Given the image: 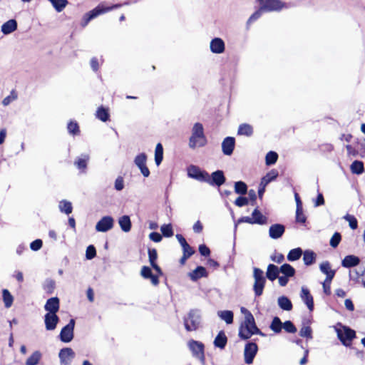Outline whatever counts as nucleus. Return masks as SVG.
Here are the masks:
<instances>
[{
  "label": "nucleus",
  "mask_w": 365,
  "mask_h": 365,
  "mask_svg": "<svg viewBox=\"0 0 365 365\" xmlns=\"http://www.w3.org/2000/svg\"><path fill=\"white\" fill-rule=\"evenodd\" d=\"M258 351L257 345L255 342H248L245 344L244 350L245 362L251 364L253 362Z\"/></svg>",
  "instance_id": "11"
},
{
  "label": "nucleus",
  "mask_w": 365,
  "mask_h": 365,
  "mask_svg": "<svg viewBox=\"0 0 365 365\" xmlns=\"http://www.w3.org/2000/svg\"><path fill=\"white\" fill-rule=\"evenodd\" d=\"M350 170L353 174H362L364 171V163L360 160H354L350 165Z\"/></svg>",
  "instance_id": "32"
},
{
  "label": "nucleus",
  "mask_w": 365,
  "mask_h": 365,
  "mask_svg": "<svg viewBox=\"0 0 365 365\" xmlns=\"http://www.w3.org/2000/svg\"><path fill=\"white\" fill-rule=\"evenodd\" d=\"M319 269H320V271L324 274H327L330 272L334 271L331 269V264L328 261H324L322 263H321L319 265Z\"/></svg>",
  "instance_id": "58"
},
{
  "label": "nucleus",
  "mask_w": 365,
  "mask_h": 365,
  "mask_svg": "<svg viewBox=\"0 0 365 365\" xmlns=\"http://www.w3.org/2000/svg\"><path fill=\"white\" fill-rule=\"evenodd\" d=\"M278 158V155L276 152L269 151L267 153L265 157V162L267 165H274Z\"/></svg>",
  "instance_id": "46"
},
{
  "label": "nucleus",
  "mask_w": 365,
  "mask_h": 365,
  "mask_svg": "<svg viewBox=\"0 0 365 365\" xmlns=\"http://www.w3.org/2000/svg\"><path fill=\"white\" fill-rule=\"evenodd\" d=\"M227 339L224 331H221L218 333L214 340V345L216 347L224 349L227 344Z\"/></svg>",
  "instance_id": "30"
},
{
  "label": "nucleus",
  "mask_w": 365,
  "mask_h": 365,
  "mask_svg": "<svg viewBox=\"0 0 365 365\" xmlns=\"http://www.w3.org/2000/svg\"><path fill=\"white\" fill-rule=\"evenodd\" d=\"M162 235L165 237H170L173 235V230L171 224H164L161 226Z\"/></svg>",
  "instance_id": "50"
},
{
  "label": "nucleus",
  "mask_w": 365,
  "mask_h": 365,
  "mask_svg": "<svg viewBox=\"0 0 365 365\" xmlns=\"http://www.w3.org/2000/svg\"><path fill=\"white\" fill-rule=\"evenodd\" d=\"M280 272L288 277H292L295 274L294 268L289 264H284L279 268Z\"/></svg>",
  "instance_id": "36"
},
{
  "label": "nucleus",
  "mask_w": 365,
  "mask_h": 365,
  "mask_svg": "<svg viewBox=\"0 0 365 365\" xmlns=\"http://www.w3.org/2000/svg\"><path fill=\"white\" fill-rule=\"evenodd\" d=\"M253 335V332L247 329V327H240L239 329V336L241 339L247 340L249 339Z\"/></svg>",
  "instance_id": "47"
},
{
  "label": "nucleus",
  "mask_w": 365,
  "mask_h": 365,
  "mask_svg": "<svg viewBox=\"0 0 365 365\" xmlns=\"http://www.w3.org/2000/svg\"><path fill=\"white\" fill-rule=\"evenodd\" d=\"M182 248L183 255H187V257H191L195 252L194 250L190 246L189 244L182 246Z\"/></svg>",
  "instance_id": "64"
},
{
  "label": "nucleus",
  "mask_w": 365,
  "mask_h": 365,
  "mask_svg": "<svg viewBox=\"0 0 365 365\" xmlns=\"http://www.w3.org/2000/svg\"><path fill=\"white\" fill-rule=\"evenodd\" d=\"M299 335L308 339H312V330L309 326H304L299 331Z\"/></svg>",
  "instance_id": "52"
},
{
  "label": "nucleus",
  "mask_w": 365,
  "mask_h": 365,
  "mask_svg": "<svg viewBox=\"0 0 365 365\" xmlns=\"http://www.w3.org/2000/svg\"><path fill=\"white\" fill-rule=\"evenodd\" d=\"M210 50L215 53H222L225 50L224 41L220 38H215L210 42Z\"/></svg>",
  "instance_id": "21"
},
{
  "label": "nucleus",
  "mask_w": 365,
  "mask_h": 365,
  "mask_svg": "<svg viewBox=\"0 0 365 365\" xmlns=\"http://www.w3.org/2000/svg\"><path fill=\"white\" fill-rule=\"evenodd\" d=\"M253 291L256 297H259L262 294L263 290L266 284V277L264 276V272L257 267L253 269Z\"/></svg>",
  "instance_id": "5"
},
{
  "label": "nucleus",
  "mask_w": 365,
  "mask_h": 365,
  "mask_svg": "<svg viewBox=\"0 0 365 365\" xmlns=\"http://www.w3.org/2000/svg\"><path fill=\"white\" fill-rule=\"evenodd\" d=\"M140 274L145 279H150L151 282L153 285H158L159 280L157 276L153 275L151 269L147 266H143L141 269Z\"/></svg>",
  "instance_id": "23"
},
{
  "label": "nucleus",
  "mask_w": 365,
  "mask_h": 365,
  "mask_svg": "<svg viewBox=\"0 0 365 365\" xmlns=\"http://www.w3.org/2000/svg\"><path fill=\"white\" fill-rule=\"evenodd\" d=\"M285 232V227L282 224H274L269 227V236L270 238L277 240L280 238Z\"/></svg>",
  "instance_id": "18"
},
{
  "label": "nucleus",
  "mask_w": 365,
  "mask_h": 365,
  "mask_svg": "<svg viewBox=\"0 0 365 365\" xmlns=\"http://www.w3.org/2000/svg\"><path fill=\"white\" fill-rule=\"evenodd\" d=\"M279 272H280V270L277 266H276L273 264H269L267 268L266 277L269 281L273 282L276 279H277Z\"/></svg>",
  "instance_id": "22"
},
{
  "label": "nucleus",
  "mask_w": 365,
  "mask_h": 365,
  "mask_svg": "<svg viewBox=\"0 0 365 365\" xmlns=\"http://www.w3.org/2000/svg\"><path fill=\"white\" fill-rule=\"evenodd\" d=\"M188 346L192 355L199 359L202 363L205 361L204 344L198 341L191 339L188 342Z\"/></svg>",
  "instance_id": "7"
},
{
  "label": "nucleus",
  "mask_w": 365,
  "mask_h": 365,
  "mask_svg": "<svg viewBox=\"0 0 365 365\" xmlns=\"http://www.w3.org/2000/svg\"><path fill=\"white\" fill-rule=\"evenodd\" d=\"M300 297L302 301L306 304L309 311L314 309V300L308 289L302 287Z\"/></svg>",
  "instance_id": "20"
},
{
  "label": "nucleus",
  "mask_w": 365,
  "mask_h": 365,
  "mask_svg": "<svg viewBox=\"0 0 365 365\" xmlns=\"http://www.w3.org/2000/svg\"><path fill=\"white\" fill-rule=\"evenodd\" d=\"M242 327H247V329H250L253 334H259L260 336H265L264 333H262L260 329L257 327L254 317H251L248 315L246 319L240 325Z\"/></svg>",
  "instance_id": "16"
},
{
  "label": "nucleus",
  "mask_w": 365,
  "mask_h": 365,
  "mask_svg": "<svg viewBox=\"0 0 365 365\" xmlns=\"http://www.w3.org/2000/svg\"><path fill=\"white\" fill-rule=\"evenodd\" d=\"M264 13L265 11L262 9V7L261 6H259V8L250 16L247 23H251L257 21Z\"/></svg>",
  "instance_id": "51"
},
{
  "label": "nucleus",
  "mask_w": 365,
  "mask_h": 365,
  "mask_svg": "<svg viewBox=\"0 0 365 365\" xmlns=\"http://www.w3.org/2000/svg\"><path fill=\"white\" fill-rule=\"evenodd\" d=\"M235 145V139L233 137H226L222 143V150L224 155H231Z\"/></svg>",
  "instance_id": "17"
},
{
  "label": "nucleus",
  "mask_w": 365,
  "mask_h": 365,
  "mask_svg": "<svg viewBox=\"0 0 365 365\" xmlns=\"http://www.w3.org/2000/svg\"><path fill=\"white\" fill-rule=\"evenodd\" d=\"M248 204V199L245 197H238L235 201V205L237 207H243Z\"/></svg>",
  "instance_id": "61"
},
{
  "label": "nucleus",
  "mask_w": 365,
  "mask_h": 365,
  "mask_svg": "<svg viewBox=\"0 0 365 365\" xmlns=\"http://www.w3.org/2000/svg\"><path fill=\"white\" fill-rule=\"evenodd\" d=\"M59 322V317L56 314L46 313L44 315L45 328L47 331L54 330Z\"/></svg>",
  "instance_id": "15"
},
{
  "label": "nucleus",
  "mask_w": 365,
  "mask_h": 365,
  "mask_svg": "<svg viewBox=\"0 0 365 365\" xmlns=\"http://www.w3.org/2000/svg\"><path fill=\"white\" fill-rule=\"evenodd\" d=\"M118 5H114L112 6H106V5L101 4L98 5L96 8L92 9L91 11H88L84 15V20L86 22H88L97 16L103 14L110 10H112L114 8L118 7Z\"/></svg>",
  "instance_id": "6"
},
{
  "label": "nucleus",
  "mask_w": 365,
  "mask_h": 365,
  "mask_svg": "<svg viewBox=\"0 0 365 365\" xmlns=\"http://www.w3.org/2000/svg\"><path fill=\"white\" fill-rule=\"evenodd\" d=\"M341 240V236L340 233L335 232L332 235V237L330 240L329 244L332 247L335 248L339 245Z\"/></svg>",
  "instance_id": "54"
},
{
  "label": "nucleus",
  "mask_w": 365,
  "mask_h": 365,
  "mask_svg": "<svg viewBox=\"0 0 365 365\" xmlns=\"http://www.w3.org/2000/svg\"><path fill=\"white\" fill-rule=\"evenodd\" d=\"M205 182L212 186L220 187L225 182L226 178L222 170H216L211 175L207 173V178Z\"/></svg>",
  "instance_id": "10"
},
{
  "label": "nucleus",
  "mask_w": 365,
  "mask_h": 365,
  "mask_svg": "<svg viewBox=\"0 0 365 365\" xmlns=\"http://www.w3.org/2000/svg\"><path fill=\"white\" fill-rule=\"evenodd\" d=\"M75 355V352L71 348L61 349L58 354L61 365H70Z\"/></svg>",
  "instance_id": "13"
},
{
  "label": "nucleus",
  "mask_w": 365,
  "mask_h": 365,
  "mask_svg": "<svg viewBox=\"0 0 365 365\" xmlns=\"http://www.w3.org/2000/svg\"><path fill=\"white\" fill-rule=\"evenodd\" d=\"M187 175L190 178L205 182L206 178H207V172L201 170L196 165H191L187 168Z\"/></svg>",
  "instance_id": "9"
},
{
  "label": "nucleus",
  "mask_w": 365,
  "mask_h": 365,
  "mask_svg": "<svg viewBox=\"0 0 365 365\" xmlns=\"http://www.w3.org/2000/svg\"><path fill=\"white\" fill-rule=\"evenodd\" d=\"M207 272L204 267L198 266L192 272L189 273V277L192 281H196L198 279L207 277Z\"/></svg>",
  "instance_id": "25"
},
{
  "label": "nucleus",
  "mask_w": 365,
  "mask_h": 365,
  "mask_svg": "<svg viewBox=\"0 0 365 365\" xmlns=\"http://www.w3.org/2000/svg\"><path fill=\"white\" fill-rule=\"evenodd\" d=\"M147 155L143 153L138 155L134 160L135 165L140 170L141 173L144 177H148L150 170L146 166Z\"/></svg>",
  "instance_id": "14"
},
{
  "label": "nucleus",
  "mask_w": 365,
  "mask_h": 365,
  "mask_svg": "<svg viewBox=\"0 0 365 365\" xmlns=\"http://www.w3.org/2000/svg\"><path fill=\"white\" fill-rule=\"evenodd\" d=\"M2 297L6 308H10L14 302V297L6 289L2 290Z\"/></svg>",
  "instance_id": "37"
},
{
  "label": "nucleus",
  "mask_w": 365,
  "mask_h": 365,
  "mask_svg": "<svg viewBox=\"0 0 365 365\" xmlns=\"http://www.w3.org/2000/svg\"><path fill=\"white\" fill-rule=\"evenodd\" d=\"M68 133L72 135H77L79 133V127L77 123L71 121L67 126Z\"/></svg>",
  "instance_id": "53"
},
{
  "label": "nucleus",
  "mask_w": 365,
  "mask_h": 365,
  "mask_svg": "<svg viewBox=\"0 0 365 365\" xmlns=\"http://www.w3.org/2000/svg\"><path fill=\"white\" fill-rule=\"evenodd\" d=\"M307 217L303 212L302 206L298 205L296 210V222L299 223H305Z\"/></svg>",
  "instance_id": "49"
},
{
  "label": "nucleus",
  "mask_w": 365,
  "mask_h": 365,
  "mask_svg": "<svg viewBox=\"0 0 365 365\" xmlns=\"http://www.w3.org/2000/svg\"><path fill=\"white\" fill-rule=\"evenodd\" d=\"M278 306L284 311H291L292 309V303L290 299L285 296H281L277 299Z\"/></svg>",
  "instance_id": "27"
},
{
  "label": "nucleus",
  "mask_w": 365,
  "mask_h": 365,
  "mask_svg": "<svg viewBox=\"0 0 365 365\" xmlns=\"http://www.w3.org/2000/svg\"><path fill=\"white\" fill-rule=\"evenodd\" d=\"M41 357V354L38 351H34L31 356H29L26 361V365H36L39 362Z\"/></svg>",
  "instance_id": "41"
},
{
  "label": "nucleus",
  "mask_w": 365,
  "mask_h": 365,
  "mask_svg": "<svg viewBox=\"0 0 365 365\" xmlns=\"http://www.w3.org/2000/svg\"><path fill=\"white\" fill-rule=\"evenodd\" d=\"M360 262L359 257L354 255L346 256L341 262V265L344 267L349 268L358 265Z\"/></svg>",
  "instance_id": "24"
},
{
  "label": "nucleus",
  "mask_w": 365,
  "mask_h": 365,
  "mask_svg": "<svg viewBox=\"0 0 365 365\" xmlns=\"http://www.w3.org/2000/svg\"><path fill=\"white\" fill-rule=\"evenodd\" d=\"M302 253V250L299 247L292 249L289 251V252L287 255V259L289 262L296 261L301 257Z\"/></svg>",
  "instance_id": "38"
},
{
  "label": "nucleus",
  "mask_w": 365,
  "mask_h": 365,
  "mask_svg": "<svg viewBox=\"0 0 365 365\" xmlns=\"http://www.w3.org/2000/svg\"><path fill=\"white\" fill-rule=\"evenodd\" d=\"M89 155L88 154H82L80 157H78L74 161V165L78 169L82 170L83 172L87 168V164L89 160Z\"/></svg>",
  "instance_id": "26"
},
{
  "label": "nucleus",
  "mask_w": 365,
  "mask_h": 365,
  "mask_svg": "<svg viewBox=\"0 0 365 365\" xmlns=\"http://www.w3.org/2000/svg\"><path fill=\"white\" fill-rule=\"evenodd\" d=\"M43 242L41 240H36L30 244V248L34 251H38L42 247Z\"/></svg>",
  "instance_id": "62"
},
{
  "label": "nucleus",
  "mask_w": 365,
  "mask_h": 365,
  "mask_svg": "<svg viewBox=\"0 0 365 365\" xmlns=\"http://www.w3.org/2000/svg\"><path fill=\"white\" fill-rule=\"evenodd\" d=\"M235 192L237 194L245 195L247 192V186L242 181H238L235 183Z\"/></svg>",
  "instance_id": "44"
},
{
  "label": "nucleus",
  "mask_w": 365,
  "mask_h": 365,
  "mask_svg": "<svg viewBox=\"0 0 365 365\" xmlns=\"http://www.w3.org/2000/svg\"><path fill=\"white\" fill-rule=\"evenodd\" d=\"M43 288L48 294H52L55 289V282L53 279H47L43 283Z\"/></svg>",
  "instance_id": "48"
},
{
  "label": "nucleus",
  "mask_w": 365,
  "mask_h": 365,
  "mask_svg": "<svg viewBox=\"0 0 365 365\" xmlns=\"http://www.w3.org/2000/svg\"><path fill=\"white\" fill-rule=\"evenodd\" d=\"M253 133V128L247 123L241 124L239 126L237 134L240 135L251 136Z\"/></svg>",
  "instance_id": "33"
},
{
  "label": "nucleus",
  "mask_w": 365,
  "mask_h": 365,
  "mask_svg": "<svg viewBox=\"0 0 365 365\" xmlns=\"http://www.w3.org/2000/svg\"><path fill=\"white\" fill-rule=\"evenodd\" d=\"M124 187V180L120 176L118 177L115 181V189L118 191H120Z\"/></svg>",
  "instance_id": "63"
},
{
  "label": "nucleus",
  "mask_w": 365,
  "mask_h": 365,
  "mask_svg": "<svg viewBox=\"0 0 365 365\" xmlns=\"http://www.w3.org/2000/svg\"><path fill=\"white\" fill-rule=\"evenodd\" d=\"M252 216L255 224L265 225L267 222V217L263 215L257 208L254 210Z\"/></svg>",
  "instance_id": "31"
},
{
  "label": "nucleus",
  "mask_w": 365,
  "mask_h": 365,
  "mask_svg": "<svg viewBox=\"0 0 365 365\" xmlns=\"http://www.w3.org/2000/svg\"><path fill=\"white\" fill-rule=\"evenodd\" d=\"M118 223L121 230L128 232L131 230V221L128 215H123L118 219Z\"/></svg>",
  "instance_id": "28"
},
{
  "label": "nucleus",
  "mask_w": 365,
  "mask_h": 365,
  "mask_svg": "<svg viewBox=\"0 0 365 365\" xmlns=\"http://www.w3.org/2000/svg\"><path fill=\"white\" fill-rule=\"evenodd\" d=\"M59 299L56 297L48 299L44 305V309L47 313L56 314L59 310Z\"/></svg>",
  "instance_id": "19"
},
{
  "label": "nucleus",
  "mask_w": 365,
  "mask_h": 365,
  "mask_svg": "<svg viewBox=\"0 0 365 365\" xmlns=\"http://www.w3.org/2000/svg\"><path fill=\"white\" fill-rule=\"evenodd\" d=\"M316 254L312 250H306L303 253V260L307 266L312 264L316 260Z\"/></svg>",
  "instance_id": "34"
},
{
  "label": "nucleus",
  "mask_w": 365,
  "mask_h": 365,
  "mask_svg": "<svg viewBox=\"0 0 365 365\" xmlns=\"http://www.w3.org/2000/svg\"><path fill=\"white\" fill-rule=\"evenodd\" d=\"M59 209L61 212L66 213V215H69L72 212L73 207L71 202L67 200H61L59 202Z\"/></svg>",
  "instance_id": "42"
},
{
  "label": "nucleus",
  "mask_w": 365,
  "mask_h": 365,
  "mask_svg": "<svg viewBox=\"0 0 365 365\" xmlns=\"http://www.w3.org/2000/svg\"><path fill=\"white\" fill-rule=\"evenodd\" d=\"M53 6L55 8V9L60 12L68 4L67 0H48Z\"/></svg>",
  "instance_id": "45"
},
{
  "label": "nucleus",
  "mask_w": 365,
  "mask_h": 365,
  "mask_svg": "<svg viewBox=\"0 0 365 365\" xmlns=\"http://www.w3.org/2000/svg\"><path fill=\"white\" fill-rule=\"evenodd\" d=\"M269 328L275 333H279L282 329V323L277 317H274Z\"/></svg>",
  "instance_id": "43"
},
{
  "label": "nucleus",
  "mask_w": 365,
  "mask_h": 365,
  "mask_svg": "<svg viewBox=\"0 0 365 365\" xmlns=\"http://www.w3.org/2000/svg\"><path fill=\"white\" fill-rule=\"evenodd\" d=\"M259 6L265 12L280 11L290 7V4L281 0H258Z\"/></svg>",
  "instance_id": "4"
},
{
  "label": "nucleus",
  "mask_w": 365,
  "mask_h": 365,
  "mask_svg": "<svg viewBox=\"0 0 365 365\" xmlns=\"http://www.w3.org/2000/svg\"><path fill=\"white\" fill-rule=\"evenodd\" d=\"M282 328L288 333H295L297 328L291 321H286L282 324Z\"/></svg>",
  "instance_id": "55"
},
{
  "label": "nucleus",
  "mask_w": 365,
  "mask_h": 365,
  "mask_svg": "<svg viewBox=\"0 0 365 365\" xmlns=\"http://www.w3.org/2000/svg\"><path fill=\"white\" fill-rule=\"evenodd\" d=\"M341 328L336 327V332L339 339L345 346H349L352 340L356 337V332L351 328L343 326L341 323L337 324Z\"/></svg>",
  "instance_id": "3"
},
{
  "label": "nucleus",
  "mask_w": 365,
  "mask_h": 365,
  "mask_svg": "<svg viewBox=\"0 0 365 365\" xmlns=\"http://www.w3.org/2000/svg\"><path fill=\"white\" fill-rule=\"evenodd\" d=\"M344 218L349 222V226L352 230H356L357 228L358 222L354 216L347 214L344 217Z\"/></svg>",
  "instance_id": "57"
},
{
  "label": "nucleus",
  "mask_w": 365,
  "mask_h": 365,
  "mask_svg": "<svg viewBox=\"0 0 365 365\" xmlns=\"http://www.w3.org/2000/svg\"><path fill=\"white\" fill-rule=\"evenodd\" d=\"M114 220L110 216L103 217L96 225L97 232H106L113 227Z\"/></svg>",
  "instance_id": "12"
},
{
  "label": "nucleus",
  "mask_w": 365,
  "mask_h": 365,
  "mask_svg": "<svg viewBox=\"0 0 365 365\" xmlns=\"http://www.w3.org/2000/svg\"><path fill=\"white\" fill-rule=\"evenodd\" d=\"M163 158V148L161 143H158L155 150V162L157 165H159Z\"/></svg>",
  "instance_id": "40"
},
{
  "label": "nucleus",
  "mask_w": 365,
  "mask_h": 365,
  "mask_svg": "<svg viewBox=\"0 0 365 365\" xmlns=\"http://www.w3.org/2000/svg\"><path fill=\"white\" fill-rule=\"evenodd\" d=\"M96 116L98 119L103 122H106L109 120V113L108 109L103 107H99L96 111Z\"/></svg>",
  "instance_id": "39"
},
{
  "label": "nucleus",
  "mask_w": 365,
  "mask_h": 365,
  "mask_svg": "<svg viewBox=\"0 0 365 365\" xmlns=\"http://www.w3.org/2000/svg\"><path fill=\"white\" fill-rule=\"evenodd\" d=\"M148 258L150 264L156 263L158 259V253L155 249L148 250Z\"/></svg>",
  "instance_id": "59"
},
{
  "label": "nucleus",
  "mask_w": 365,
  "mask_h": 365,
  "mask_svg": "<svg viewBox=\"0 0 365 365\" xmlns=\"http://www.w3.org/2000/svg\"><path fill=\"white\" fill-rule=\"evenodd\" d=\"M75 327V320L71 319L68 324L61 329L59 337L61 341L68 343L73 339V330Z\"/></svg>",
  "instance_id": "8"
},
{
  "label": "nucleus",
  "mask_w": 365,
  "mask_h": 365,
  "mask_svg": "<svg viewBox=\"0 0 365 365\" xmlns=\"http://www.w3.org/2000/svg\"><path fill=\"white\" fill-rule=\"evenodd\" d=\"M207 144V139L204 133L202 124L196 123L192 128V134L189 139V147L195 149L197 147H203Z\"/></svg>",
  "instance_id": "1"
},
{
  "label": "nucleus",
  "mask_w": 365,
  "mask_h": 365,
  "mask_svg": "<svg viewBox=\"0 0 365 365\" xmlns=\"http://www.w3.org/2000/svg\"><path fill=\"white\" fill-rule=\"evenodd\" d=\"M278 176V172L273 169L264 176L260 182V186L266 187L270 182L275 180Z\"/></svg>",
  "instance_id": "29"
},
{
  "label": "nucleus",
  "mask_w": 365,
  "mask_h": 365,
  "mask_svg": "<svg viewBox=\"0 0 365 365\" xmlns=\"http://www.w3.org/2000/svg\"><path fill=\"white\" fill-rule=\"evenodd\" d=\"M96 255V250L93 245H89L86 252V257L88 259H92Z\"/></svg>",
  "instance_id": "60"
},
{
  "label": "nucleus",
  "mask_w": 365,
  "mask_h": 365,
  "mask_svg": "<svg viewBox=\"0 0 365 365\" xmlns=\"http://www.w3.org/2000/svg\"><path fill=\"white\" fill-rule=\"evenodd\" d=\"M218 317L227 324H230L233 322V312L230 310L219 311Z\"/></svg>",
  "instance_id": "35"
},
{
  "label": "nucleus",
  "mask_w": 365,
  "mask_h": 365,
  "mask_svg": "<svg viewBox=\"0 0 365 365\" xmlns=\"http://www.w3.org/2000/svg\"><path fill=\"white\" fill-rule=\"evenodd\" d=\"M17 24H2L1 31L4 34H9L16 30Z\"/></svg>",
  "instance_id": "56"
},
{
  "label": "nucleus",
  "mask_w": 365,
  "mask_h": 365,
  "mask_svg": "<svg viewBox=\"0 0 365 365\" xmlns=\"http://www.w3.org/2000/svg\"><path fill=\"white\" fill-rule=\"evenodd\" d=\"M183 322L185 329L187 331H192L198 329L202 323L201 312L197 309H192L189 311L183 318Z\"/></svg>",
  "instance_id": "2"
}]
</instances>
